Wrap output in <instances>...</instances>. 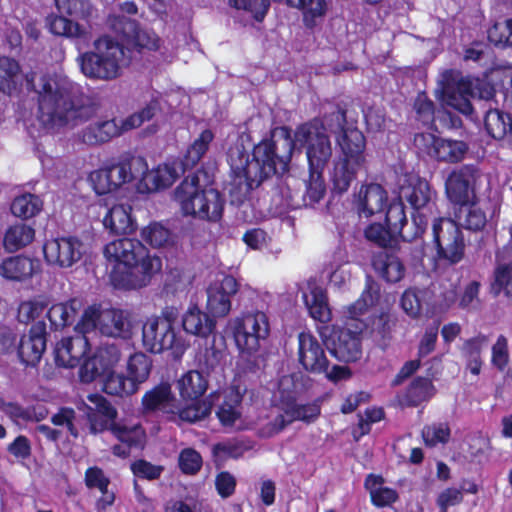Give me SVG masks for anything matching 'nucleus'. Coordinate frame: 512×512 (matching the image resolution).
I'll list each match as a JSON object with an SVG mask.
<instances>
[{"instance_id": "f257e3e1", "label": "nucleus", "mask_w": 512, "mask_h": 512, "mask_svg": "<svg viewBox=\"0 0 512 512\" xmlns=\"http://www.w3.org/2000/svg\"><path fill=\"white\" fill-rule=\"evenodd\" d=\"M347 113L346 102L333 103L322 119L315 117L298 125L293 138L295 146L306 148L308 171L318 174L320 170H325L332 157L331 140L326 130L334 135L339 151L333 162L331 191L338 195L349 190L367 163L366 137L356 121H348Z\"/></svg>"}, {"instance_id": "f03ea898", "label": "nucleus", "mask_w": 512, "mask_h": 512, "mask_svg": "<svg viewBox=\"0 0 512 512\" xmlns=\"http://www.w3.org/2000/svg\"><path fill=\"white\" fill-rule=\"evenodd\" d=\"M291 133L288 126L274 128L270 138H264L253 146L251 154L242 141L228 148L230 181L227 189L233 205L240 206L265 180L289 170L295 149Z\"/></svg>"}, {"instance_id": "7ed1b4c3", "label": "nucleus", "mask_w": 512, "mask_h": 512, "mask_svg": "<svg viewBox=\"0 0 512 512\" xmlns=\"http://www.w3.org/2000/svg\"><path fill=\"white\" fill-rule=\"evenodd\" d=\"M104 257L111 264L109 279L115 289L139 290L161 271L162 261L138 239L123 237L107 243Z\"/></svg>"}, {"instance_id": "20e7f679", "label": "nucleus", "mask_w": 512, "mask_h": 512, "mask_svg": "<svg viewBox=\"0 0 512 512\" xmlns=\"http://www.w3.org/2000/svg\"><path fill=\"white\" fill-rule=\"evenodd\" d=\"M35 77V72L25 75L26 89L38 94V119L44 128L77 125L90 117L91 107L84 103L81 94L46 75L41 77V88L37 90Z\"/></svg>"}, {"instance_id": "39448f33", "label": "nucleus", "mask_w": 512, "mask_h": 512, "mask_svg": "<svg viewBox=\"0 0 512 512\" xmlns=\"http://www.w3.org/2000/svg\"><path fill=\"white\" fill-rule=\"evenodd\" d=\"M174 200L184 216L209 222H218L223 217V195L217 189L202 187L196 173L184 177L175 188Z\"/></svg>"}, {"instance_id": "423d86ee", "label": "nucleus", "mask_w": 512, "mask_h": 512, "mask_svg": "<svg viewBox=\"0 0 512 512\" xmlns=\"http://www.w3.org/2000/svg\"><path fill=\"white\" fill-rule=\"evenodd\" d=\"M179 310L165 306L158 316L148 317L142 327V343L150 353L157 354L170 350L175 357H181L188 344L176 330Z\"/></svg>"}, {"instance_id": "0eeeda50", "label": "nucleus", "mask_w": 512, "mask_h": 512, "mask_svg": "<svg viewBox=\"0 0 512 512\" xmlns=\"http://www.w3.org/2000/svg\"><path fill=\"white\" fill-rule=\"evenodd\" d=\"M125 56L124 46L110 36L94 41V50L80 55L82 73L93 80L111 81L121 75V62Z\"/></svg>"}, {"instance_id": "6e6552de", "label": "nucleus", "mask_w": 512, "mask_h": 512, "mask_svg": "<svg viewBox=\"0 0 512 512\" xmlns=\"http://www.w3.org/2000/svg\"><path fill=\"white\" fill-rule=\"evenodd\" d=\"M483 171L478 163H464L453 167L444 182L446 199L460 212L470 200L478 198Z\"/></svg>"}, {"instance_id": "1a4fd4ad", "label": "nucleus", "mask_w": 512, "mask_h": 512, "mask_svg": "<svg viewBox=\"0 0 512 512\" xmlns=\"http://www.w3.org/2000/svg\"><path fill=\"white\" fill-rule=\"evenodd\" d=\"M432 242L438 260L456 265L465 257V236L459 223L452 218L437 217L433 220Z\"/></svg>"}, {"instance_id": "9d476101", "label": "nucleus", "mask_w": 512, "mask_h": 512, "mask_svg": "<svg viewBox=\"0 0 512 512\" xmlns=\"http://www.w3.org/2000/svg\"><path fill=\"white\" fill-rule=\"evenodd\" d=\"M232 332L240 353L255 355L261 347V341L269 336L268 317L262 311L244 313L234 319Z\"/></svg>"}, {"instance_id": "9b49d317", "label": "nucleus", "mask_w": 512, "mask_h": 512, "mask_svg": "<svg viewBox=\"0 0 512 512\" xmlns=\"http://www.w3.org/2000/svg\"><path fill=\"white\" fill-rule=\"evenodd\" d=\"M367 328L365 321L345 322L334 328L331 336L330 353L339 361L356 362L362 357L363 333Z\"/></svg>"}, {"instance_id": "f8f14e48", "label": "nucleus", "mask_w": 512, "mask_h": 512, "mask_svg": "<svg viewBox=\"0 0 512 512\" xmlns=\"http://www.w3.org/2000/svg\"><path fill=\"white\" fill-rule=\"evenodd\" d=\"M384 223L404 242H413L422 238L428 226V218L425 214L412 213V223L408 227L404 204L394 202L386 210Z\"/></svg>"}, {"instance_id": "ddd939ff", "label": "nucleus", "mask_w": 512, "mask_h": 512, "mask_svg": "<svg viewBox=\"0 0 512 512\" xmlns=\"http://www.w3.org/2000/svg\"><path fill=\"white\" fill-rule=\"evenodd\" d=\"M298 363L301 368L312 375H322L330 367L324 343L310 332L298 334Z\"/></svg>"}, {"instance_id": "4468645a", "label": "nucleus", "mask_w": 512, "mask_h": 512, "mask_svg": "<svg viewBox=\"0 0 512 512\" xmlns=\"http://www.w3.org/2000/svg\"><path fill=\"white\" fill-rule=\"evenodd\" d=\"M43 253L47 263L69 268L82 258L84 244L76 236L52 238L45 241Z\"/></svg>"}, {"instance_id": "2eb2a0df", "label": "nucleus", "mask_w": 512, "mask_h": 512, "mask_svg": "<svg viewBox=\"0 0 512 512\" xmlns=\"http://www.w3.org/2000/svg\"><path fill=\"white\" fill-rule=\"evenodd\" d=\"M121 358V351L114 343L102 344L92 357L83 361L79 368V378L83 383H91L114 371Z\"/></svg>"}, {"instance_id": "dca6fc26", "label": "nucleus", "mask_w": 512, "mask_h": 512, "mask_svg": "<svg viewBox=\"0 0 512 512\" xmlns=\"http://www.w3.org/2000/svg\"><path fill=\"white\" fill-rule=\"evenodd\" d=\"M240 284L232 275H225L207 288L206 309L215 318H223L232 308V298L238 293Z\"/></svg>"}, {"instance_id": "f3484780", "label": "nucleus", "mask_w": 512, "mask_h": 512, "mask_svg": "<svg viewBox=\"0 0 512 512\" xmlns=\"http://www.w3.org/2000/svg\"><path fill=\"white\" fill-rule=\"evenodd\" d=\"M47 325L44 320L32 324L28 334H23L16 348L21 363L25 366H36L46 350Z\"/></svg>"}, {"instance_id": "a211bd4d", "label": "nucleus", "mask_w": 512, "mask_h": 512, "mask_svg": "<svg viewBox=\"0 0 512 512\" xmlns=\"http://www.w3.org/2000/svg\"><path fill=\"white\" fill-rule=\"evenodd\" d=\"M109 430L120 441V444H115L111 448L114 456L125 459L130 456L132 449H144L146 433L141 425L127 426L121 423H112Z\"/></svg>"}, {"instance_id": "6ab92c4d", "label": "nucleus", "mask_w": 512, "mask_h": 512, "mask_svg": "<svg viewBox=\"0 0 512 512\" xmlns=\"http://www.w3.org/2000/svg\"><path fill=\"white\" fill-rule=\"evenodd\" d=\"M89 351L90 344L86 336L76 334L64 337L55 346V363L64 368L77 367Z\"/></svg>"}, {"instance_id": "aec40b11", "label": "nucleus", "mask_w": 512, "mask_h": 512, "mask_svg": "<svg viewBox=\"0 0 512 512\" xmlns=\"http://www.w3.org/2000/svg\"><path fill=\"white\" fill-rule=\"evenodd\" d=\"M41 271V263L37 258L22 254L7 257L0 264V275L14 282H26Z\"/></svg>"}, {"instance_id": "412c9836", "label": "nucleus", "mask_w": 512, "mask_h": 512, "mask_svg": "<svg viewBox=\"0 0 512 512\" xmlns=\"http://www.w3.org/2000/svg\"><path fill=\"white\" fill-rule=\"evenodd\" d=\"M88 400L93 405V407L87 406L90 432L97 434L109 430L110 425L116 423L117 410L115 407L100 394H90Z\"/></svg>"}, {"instance_id": "4be33fe9", "label": "nucleus", "mask_w": 512, "mask_h": 512, "mask_svg": "<svg viewBox=\"0 0 512 512\" xmlns=\"http://www.w3.org/2000/svg\"><path fill=\"white\" fill-rule=\"evenodd\" d=\"M401 196L409 203L413 214H424L423 210H430L431 205H434L436 191L426 179L417 177L410 179L407 186L401 187Z\"/></svg>"}, {"instance_id": "5701e85b", "label": "nucleus", "mask_w": 512, "mask_h": 512, "mask_svg": "<svg viewBox=\"0 0 512 512\" xmlns=\"http://www.w3.org/2000/svg\"><path fill=\"white\" fill-rule=\"evenodd\" d=\"M82 308L83 302L77 297L52 304L46 311L50 330L61 331L73 325Z\"/></svg>"}, {"instance_id": "b1692460", "label": "nucleus", "mask_w": 512, "mask_h": 512, "mask_svg": "<svg viewBox=\"0 0 512 512\" xmlns=\"http://www.w3.org/2000/svg\"><path fill=\"white\" fill-rule=\"evenodd\" d=\"M387 191L376 183L362 185L357 200V211L360 217L369 218L383 212L387 207Z\"/></svg>"}, {"instance_id": "393cba45", "label": "nucleus", "mask_w": 512, "mask_h": 512, "mask_svg": "<svg viewBox=\"0 0 512 512\" xmlns=\"http://www.w3.org/2000/svg\"><path fill=\"white\" fill-rule=\"evenodd\" d=\"M371 264L378 276L387 283L400 282L406 273L404 263L394 252L380 251L375 253Z\"/></svg>"}, {"instance_id": "a878e982", "label": "nucleus", "mask_w": 512, "mask_h": 512, "mask_svg": "<svg viewBox=\"0 0 512 512\" xmlns=\"http://www.w3.org/2000/svg\"><path fill=\"white\" fill-rule=\"evenodd\" d=\"M473 97V83L461 79L454 87L447 86L443 90L446 105L459 113L473 119L474 108L471 103Z\"/></svg>"}, {"instance_id": "bb28decb", "label": "nucleus", "mask_w": 512, "mask_h": 512, "mask_svg": "<svg viewBox=\"0 0 512 512\" xmlns=\"http://www.w3.org/2000/svg\"><path fill=\"white\" fill-rule=\"evenodd\" d=\"M181 324L186 333L201 338H207L216 329L215 317L202 311L196 304L188 307L182 316Z\"/></svg>"}, {"instance_id": "cd10ccee", "label": "nucleus", "mask_w": 512, "mask_h": 512, "mask_svg": "<svg viewBox=\"0 0 512 512\" xmlns=\"http://www.w3.org/2000/svg\"><path fill=\"white\" fill-rule=\"evenodd\" d=\"M124 131L122 125L119 126L115 119L102 120L90 123L83 128L79 138L84 144L94 146L107 143Z\"/></svg>"}, {"instance_id": "c85d7f7f", "label": "nucleus", "mask_w": 512, "mask_h": 512, "mask_svg": "<svg viewBox=\"0 0 512 512\" xmlns=\"http://www.w3.org/2000/svg\"><path fill=\"white\" fill-rule=\"evenodd\" d=\"M101 334L113 338L130 339L132 323L128 314L117 308L103 310Z\"/></svg>"}, {"instance_id": "c756f323", "label": "nucleus", "mask_w": 512, "mask_h": 512, "mask_svg": "<svg viewBox=\"0 0 512 512\" xmlns=\"http://www.w3.org/2000/svg\"><path fill=\"white\" fill-rule=\"evenodd\" d=\"M105 228L116 235L133 233L136 222L132 217V207L129 204H117L112 206L103 218Z\"/></svg>"}, {"instance_id": "7c9ffc66", "label": "nucleus", "mask_w": 512, "mask_h": 512, "mask_svg": "<svg viewBox=\"0 0 512 512\" xmlns=\"http://www.w3.org/2000/svg\"><path fill=\"white\" fill-rule=\"evenodd\" d=\"M487 134L495 140H506L512 146V117L497 108H489L484 115Z\"/></svg>"}, {"instance_id": "2f4dec72", "label": "nucleus", "mask_w": 512, "mask_h": 512, "mask_svg": "<svg viewBox=\"0 0 512 512\" xmlns=\"http://www.w3.org/2000/svg\"><path fill=\"white\" fill-rule=\"evenodd\" d=\"M480 198L470 200L466 204L463 211L460 212L459 207H453L454 220H456L461 228L473 232H480L484 230L487 224L486 212L479 206Z\"/></svg>"}, {"instance_id": "473e14b6", "label": "nucleus", "mask_w": 512, "mask_h": 512, "mask_svg": "<svg viewBox=\"0 0 512 512\" xmlns=\"http://www.w3.org/2000/svg\"><path fill=\"white\" fill-rule=\"evenodd\" d=\"M176 387L184 401L198 400L208 389V379L198 370H189L177 380Z\"/></svg>"}, {"instance_id": "72a5a7b5", "label": "nucleus", "mask_w": 512, "mask_h": 512, "mask_svg": "<svg viewBox=\"0 0 512 512\" xmlns=\"http://www.w3.org/2000/svg\"><path fill=\"white\" fill-rule=\"evenodd\" d=\"M436 393V388L430 378L417 376L406 388L401 403L407 407H417L429 401Z\"/></svg>"}, {"instance_id": "f704fd0d", "label": "nucleus", "mask_w": 512, "mask_h": 512, "mask_svg": "<svg viewBox=\"0 0 512 512\" xmlns=\"http://www.w3.org/2000/svg\"><path fill=\"white\" fill-rule=\"evenodd\" d=\"M384 478L381 475L370 473L366 476L364 487L369 492L371 503L375 507H386L395 503L399 495L390 487H383Z\"/></svg>"}, {"instance_id": "c9c22d12", "label": "nucleus", "mask_w": 512, "mask_h": 512, "mask_svg": "<svg viewBox=\"0 0 512 512\" xmlns=\"http://www.w3.org/2000/svg\"><path fill=\"white\" fill-rule=\"evenodd\" d=\"M176 401L169 382H160L142 396V406L147 412L157 410L167 411L166 408Z\"/></svg>"}, {"instance_id": "e433bc0d", "label": "nucleus", "mask_w": 512, "mask_h": 512, "mask_svg": "<svg viewBox=\"0 0 512 512\" xmlns=\"http://www.w3.org/2000/svg\"><path fill=\"white\" fill-rule=\"evenodd\" d=\"M35 229L26 223L10 225L3 237V248L8 253L17 252L33 242Z\"/></svg>"}, {"instance_id": "4c0bfd02", "label": "nucleus", "mask_w": 512, "mask_h": 512, "mask_svg": "<svg viewBox=\"0 0 512 512\" xmlns=\"http://www.w3.org/2000/svg\"><path fill=\"white\" fill-rule=\"evenodd\" d=\"M469 150V146L462 140L442 139L434 140L433 156L440 162L459 163Z\"/></svg>"}, {"instance_id": "58836bf2", "label": "nucleus", "mask_w": 512, "mask_h": 512, "mask_svg": "<svg viewBox=\"0 0 512 512\" xmlns=\"http://www.w3.org/2000/svg\"><path fill=\"white\" fill-rule=\"evenodd\" d=\"M176 170L167 165H158L154 169L148 168L146 181L141 183L142 194L157 192L170 187L177 179Z\"/></svg>"}, {"instance_id": "ea45409f", "label": "nucleus", "mask_w": 512, "mask_h": 512, "mask_svg": "<svg viewBox=\"0 0 512 512\" xmlns=\"http://www.w3.org/2000/svg\"><path fill=\"white\" fill-rule=\"evenodd\" d=\"M121 163L126 170L127 183L133 184L136 191L142 194L141 183L146 181L148 163L145 157L130 152L121 154Z\"/></svg>"}, {"instance_id": "a19ab883", "label": "nucleus", "mask_w": 512, "mask_h": 512, "mask_svg": "<svg viewBox=\"0 0 512 512\" xmlns=\"http://www.w3.org/2000/svg\"><path fill=\"white\" fill-rule=\"evenodd\" d=\"M153 367L152 359L144 352H135L127 360L126 375L132 382L131 389H139L146 382Z\"/></svg>"}, {"instance_id": "79ce46f5", "label": "nucleus", "mask_w": 512, "mask_h": 512, "mask_svg": "<svg viewBox=\"0 0 512 512\" xmlns=\"http://www.w3.org/2000/svg\"><path fill=\"white\" fill-rule=\"evenodd\" d=\"M380 297V290L374 281H367L360 297L347 307L345 322L363 321L362 316L369 307L374 306Z\"/></svg>"}, {"instance_id": "37998d69", "label": "nucleus", "mask_w": 512, "mask_h": 512, "mask_svg": "<svg viewBox=\"0 0 512 512\" xmlns=\"http://www.w3.org/2000/svg\"><path fill=\"white\" fill-rule=\"evenodd\" d=\"M21 83V67L18 61L0 56V91L12 95Z\"/></svg>"}, {"instance_id": "c03bdc74", "label": "nucleus", "mask_w": 512, "mask_h": 512, "mask_svg": "<svg viewBox=\"0 0 512 512\" xmlns=\"http://www.w3.org/2000/svg\"><path fill=\"white\" fill-rule=\"evenodd\" d=\"M47 21L50 32L57 36L84 38L87 34L84 26L60 13L59 15H50Z\"/></svg>"}, {"instance_id": "a18cd8bd", "label": "nucleus", "mask_w": 512, "mask_h": 512, "mask_svg": "<svg viewBox=\"0 0 512 512\" xmlns=\"http://www.w3.org/2000/svg\"><path fill=\"white\" fill-rule=\"evenodd\" d=\"M161 110V95L156 92L143 108L122 120V129L128 131L138 128L144 122L152 120Z\"/></svg>"}, {"instance_id": "49530a36", "label": "nucleus", "mask_w": 512, "mask_h": 512, "mask_svg": "<svg viewBox=\"0 0 512 512\" xmlns=\"http://www.w3.org/2000/svg\"><path fill=\"white\" fill-rule=\"evenodd\" d=\"M215 135L211 129H204L199 136L190 144L183 159L184 168L196 166L209 149Z\"/></svg>"}, {"instance_id": "de8ad7c7", "label": "nucleus", "mask_w": 512, "mask_h": 512, "mask_svg": "<svg viewBox=\"0 0 512 512\" xmlns=\"http://www.w3.org/2000/svg\"><path fill=\"white\" fill-rule=\"evenodd\" d=\"M43 209L42 199L31 193H24L14 198L11 203V213L24 220L30 219L38 215Z\"/></svg>"}, {"instance_id": "09e8293b", "label": "nucleus", "mask_w": 512, "mask_h": 512, "mask_svg": "<svg viewBox=\"0 0 512 512\" xmlns=\"http://www.w3.org/2000/svg\"><path fill=\"white\" fill-rule=\"evenodd\" d=\"M284 413L292 417L293 421H302L307 424L313 423L321 414V406L318 401L307 404H298L295 399L285 403Z\"/></svg>"}, {"instance_id": "8fccbe9b", "label": "nucleus", "mask_w": 512, "mask_h": 512, "mask_svg": "<svg viewBox=\"0 0 512 512\" xmlns=\"http://www.w3.org/2000/svg\"><path fill=\"white\" fill-rule=\"evenodd\" d=\"M242 395L238 390H231L224 396L223 402L219 405L216 416L223 426H233L241 414L237 407L240 405Z\"/></svg>"}, {"instance_id": "3c124183", "label": "nucleus", "mask_w": 512, "mask_h": 512, "mask_svg": "<svg viewBox=\"0 0 512 512\" xmlns=\"http://www.w3.org/2000/svg\"><path fill=\"white\" fill-rule=\"evenodd\" d=\"M364 237L380 248H388L397 243L398 236L385 223L373 222L364 229Z\"/></svg>"}, {"instance_id": "603ef678", "label": "nucleus", "mask_w": 512, "mask_h": 512, "mask_svg": "<svg viewBox=\"0 0 512 512\" xmlns=\"http://www.w3.org/2000/svg\"><path fill=\"white\" fill-rule=\"evenodd\" d=\"M99 378L103 382V391L109 395L128 396L138 391V389H131L133 385L127 375L112 371Z\"/></svg>"}, {"instance_id": "864d4df0", "label": "nucleus", "mask_w": 512, "mask_h": 512, "mask_svg": "<svg viewBox=\"0 0 512 512\" xmlns=\"http://www.w3.org/2000/svg\"><path fill=\"white\" fill-rule=\"evenodd\" d=\"M48 301L44 296H37L22 301L17 310V320L23 324L36 323L37 319L48 309Z\"/></svg>"}, {"instance_id": "5fc2aeb1", "label": "nucleus", "mask_w": 512, "mask_h": 512, "mask_svg": "<svg viewBox=\"0 0 512 512\" xmlns=\"http://www.w3.org/2000/svg\"><path fill=\"white\" fill-rule=\"evenodd\" d=\"M307 299V296H305ZM309 315L316 321L323 324L331 321L332 313L329 308L326 293L320 288H314L311 291V300H306Z\"/></svg>"}, {"instance_id": "6e6d98bb", "label": "nucleus", "mask_w": 512, "mask_h": 512, "mask_svg": "<svg viewBox=\"0 0 512 512\" xmlns=\"http://www.w3.org/2000/svg\"><path fill=\"white\" fill-rule=\"evenodd\" d=\"M103 310L100 305H89L83 310L79 321L74 326L77 335L86 336V334L98 330L101 333Z\"/></svg>"}, {"instance_id": "4d7b16f0", "label": "nucleus", "mask_w": 512, "mask_h": 512, "mask_svg": "<svg viewBox=\"0 0 512 512\" xmlns=\"http://www.w3.org/2000/svg\"><path fill=\"white\" fill-rule=\"evenodd\" d=\"M215 393H211L204 400H191L192 403L179 410L178 416L182 421L195 423L205 419L211 414L212 410V399Z\"/></svg>"}, {"instance_id": "13d9d810", "label": "nucleus", "mask_w": 512, "mask_h": 512, "mask_svg": "<svg viewBox=\"0 0 512 512\" xmlns=\"http://www.w3.org/2000/svg\"><path fill=\"white\" fill-rule=\"evenodd\" d=\"M57 11L74 21L87 20L91 15V4L88 0H55Z\"/></svg>"}, {"instance_id": "bf43d9fd", "label": "nucleus", "mask_w": 512, "mask_h": 512, "mask_svg": "<svg viewBox=\"0 0 512 512\" xmlns=\"http://www.w3.org/2000/svg\"><path fill=\"white\" fill-rule=\"evenodd\" d=\"M421 435L426 446L435 447L440 443H448L451 430L448 423H433L431 425H425Z\"/></svg>"}, {"instance_id": "052dcab7", "label": "nucleus", "mask_w": 512, "mask_h": 512, "mask_svg": "<svg viewBox=\"0 0 512 512\" xmlns=\"http://www.w3.org/2000/svg\"><path fill=\"white\" fill-rule=\"evenodd\" d=\"M228 4L237 10L249 12L257 22L264 20L270 8V0H228Z\"/></svg>"}, {"instance_id": "680f3d73", "label": "nucleus", "mask_w": 512, "mask_h": 512, "mask_svg": "<svg viewBox=\"0 0 512 512\" xmlns=\"http://www.w3.org/2000/svg\"><path fill=\"white\" fill-rule=\"evenodd\" d=\"M490 291L495 296L501 292L512 296V265H500L495 269Z\"/></svg>"}, {"instance_id": "e2e57ef3", "label": "nucleus", "mask_w": 512, "mask_h": 512, "mask_svg": "<svg viewBox=\"0 0 512 512\" xmlns=\"http://www.w3.org/2000/svg\"><path fill=\"white\" fill-rule=\"evenodd\" d=\"M201 454L194 448H184L178 457V465L185 475H196L202 468Z\"/></svg>"}, {"instance_id": "0e129e2a", "label": "nucleus", "mask_w": 512, "mask_h": 512, "mask_svg": "<svg viewBox=\"0 0 512 512\" xmlns=\"http://www.w3.org/2000/svg\"><path fill=\"white\" fill-rule=\"evenodd\" d=\"M171 233L160 223H151L141 231V237L155 248L165 246L170 240Z\"/></svg>"}, {"instance_id": "69168bd1", "label": "nucleus", "mask_w": 512, "mask_h": 512, "mask_svg": "<svg viewBox=\"0 0 512 512\" xmlns=\"http://www.w3.org/2000/svg\"><path fill=\"white\" fill-rule=\"evenodd\" d=\"M488 39L496 46L512 47V18L503 23H495L488 30Z\"/></svg>"}, {"instance_id": "338daca9", "label": "nucleus", "mask_w": 512, "mask_h": 512, "mask_svg": "<svg viewBox=\"0 0 512 512\" xmlns=\"http://www.w3.org/2000/svg\"><path fill=\"white\" fill-rule=\"evenodd\" d=\"M130 469L135 477L149 481L159 479L164 471V467L162 465L152 464L145 459H138L134 461L131 464Z\"/></svg>"}, {"instance_id": "774afa93", "label": "nucleus", "mask_w": 512, "mask_h": 512, "mask_svg": "<svg viewBox=\"0 0 512 512\" xmlns=\"http://www.w3.org/2000/svg\"><path fill=\"white\" fill-rule=\"evenodd\" d=\"M491 363L500 372H504L509 364L508 340L499 335L491 349Z\"/></svg>"}]
</instances>
